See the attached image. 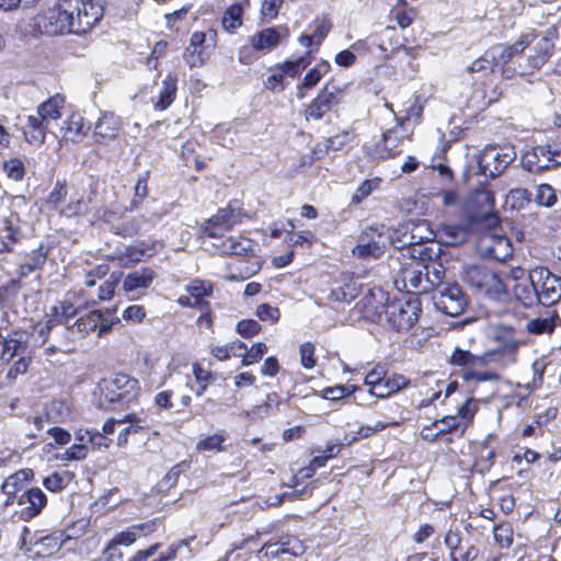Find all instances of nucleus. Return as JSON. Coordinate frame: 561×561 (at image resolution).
Segmentation results:
<instances>
[{
  "instance_id": "1",
  "label": "nucleus",
  "mask_w": 561,
  "mask_h": 561,
  "mask_svg": "<svg viewBox=\"0 0 561 561\" xmlns=\"http://www.w3.org/2000/svg\"><path fill=\"white\" fill-rule=\"evenodd\" d=\"M520 35H530L531 41L528 42L523 61L518 62L517 69L513 73L531 81L554 55L556 42L559 38V26L553 24L543 33L531 28Z\"/></svg>"
},
{
  "instance_id": "2",
  "label": "nucleus",
  "mask_w": 561,
  "mask_h": 561,
  "mask_svg": "<svg viewBox=\"0 0 561 561\" xmlns=\"http://www.w3.org/2000/svg\"><path fill=\"white\" fill-rule=\"evenodd\" d=\"M495 196L494 193L485 187H478L470 192L466 202V214L461 224L443 225L442 231L445 236L451 239L443 245H462L463 242L470 241L471 238L477 241L480 239V232L469 229V219L472 217H480L489 214H496L494 211Z\"/></svg>"
},
{
  "instance_id": "3",
  "label": "nucleus",
  "mask_w": 561,
  "mask_h": 561,
  "mask_svg": "<svg viewBox=\"0 0 561 561\" xmlns=\"http://www.w3.org/2000/svg\"><path fill=\"white\" fill-rule=\"evenodd\" d=\"M496 67V56L491 50H486L467 67L472 87V98L478 99L484 106H490L502 96Z\"/></svg>"
},
{
  "instance_id": "4",
  "label": "nucleus",
  "mask_w": 561,
  "mask_h": 561,
  "mask_svg": "<svg viewBox=\"0 0 561 561\" xmlns=\"http://www.w3.org/2000/svg\"><path fill=\"white\" fill-rule=\"evenodd\" d=\"M79 13L78 0H56L53 7L36 18L35 25L41 33L49 36L79 34Z\"/></svg>"
},
{
  "instance_id": "5",
  "label": "nucleus",
  "mask_w": 561,
  "mask_h": 561,
  "mask_svg": "<svg viewBox=\"0 0 561 561\" xmlns=\"http://www.w3.org/2000/svg\"><path fill=\"white\" fill-rule=\"evenodd\" d=\"M469 229L480 232L482 241L490 238L493 243L505 242V245H513V242L524 240V231L508 220H502L499 214H489L469 219Z\"/></svg>"
},
{
  "instance_id": "6",
  "label": "nucleus",
  "mask_w": 561,
  "mask_h": 561,
  "mask_svg": "<svg viewBox=\"0 0 561 561\" xmlns=\"http://www.w3.org/2000/svg\"><path fill=\"white\" fill-rule=\"evenodd\" d=\"M345 90V87L336 84L333 78L329 79L304 106L305 119L319 122L331 113L337 114L344 102Z\"/></svg>"
},
{
  "instance_id": "7",
  "label": "nucleus",
  "mask_w": 561,
  "mask_h": 561,
  "mask_svg": "<svg viewBox=\"0 0 561 561\" xmlns=\"http://www.w3.org/2000/svg\"><path fill=\"white\" fill-rule=\"evenodd\" d=\"M491 333L496 347L485 354L488 362L502 360L503 366L515 364L518 350L525 344L518 330L506 323H496L491 328Z\"/></svg>"
},
{
  "instance_id": "8",
  "label": "nucleus",
  "mask_w": 561,
  "mask_h": 561,
  "mask_svg": "<svg viewBox=\"0 0 561 561\" xmlns=\"http://www.w3.org/2000/svg\"><path fill=\"white\" fill-rule=\"evenodd\" d=\"M248 217L240 199H231L225 207H220L215 215L206 219L199 227L202 236L222 238L234 226L240 225Z\"/></svg>"
},
{
  "instance_id": "9",
  "label": "nucleus",
  "mask_w": 561,
  "mask_h": 561,
  "mask_svg": "<svg viewBox=\"0 0 561 561\" xmlns=\"http://www.w3.org/2000/svg\"><path fill=\"white\" fill-rule=\"evenodd\" d=\"M421 312V299L415 295L387 300L385 305L386 321L398 332L410 330L419 321Z\"/></svg>"
},
{
  "instance_id": "10",
  "label": "nucleus",
  "mask_w": 561,
  "mask_h": 561,
  "mask_svg": "<svg viewBox=\"0 0 561 561\" xmlns=\"http://www.w3.org/2000/svg\"><path fill=\"white\" fill-rule=\"evenodd\" d=\"M99 389L107 402L126 404L137 397L139 385L137 379L126 374H115L103 378Z\"/></svg>"
},
{
  "instance_id": "11",
  "label": "nucleus",
  "mask_w": 561,
  "mask_h": 561,
  "mask_svg": "<svg viewBox=\"0 0 561 561\" xmlns=\"http://www.w3.org/2000/svg\"><path fill=\"white\" fill-rule=\"evenodd\" d=\"M528 280L534 283L538 293V302L552 306L561 301V277L545 266L528 271Z\"/></svg>"
},
{
  "instance_id": "12",
  "label": "nucleus",
  "mask_w": 561,
  "mask_h": 561,
  "mask_svg": "<svg viewBox=\"0 0 561 561\" xmlns=\"http://www.w3.org/2000/svg\"><path fill=\"white\" fill-rule=\"evenodd\" d=\"M432 299L437 310L450 317L460 316L468 306L466 295L457 284L439 286Z\"/></svg>"
},
{
  "instance_id": "13",
  "label": "nucleus",
  "mask_w": 561,
  "mask_h": 561,
  "mask_svg": "<svg viewBox=\"0 0 561 561\" xmlns=\"http://www.w3.org/2000/svg\"><path fill=\"white\" fill-rule=\"evenodd\" d=\"M119 319L115 318L110 322L103 319L101 310H93L90 313L78 318L71 325H68V332L71 337H81L89 334L92 331L98 330L100 337L106 335L113 328L114 324H118Z\"/></svg>"
},
{
  "instance_id": "14",
  "label": "nucleus",
  "mask_w": 561,
  "mask_h": 561,
  "mask_svg": "<svg viewBox=\"0 0 561 561\" xmlns=\"http://www.w3.org/2000/svg\"><path fill=\"white\" fill-rule=\"evenodd\" d=\"M514 159L515 152L512 150L499 151L495 148H491L483 151L478 164L483 175L494 179L502 174Z\"/></svg>"
},
{
  "instance_id": "15",
  "label": "nucleus",
  "mask_w": 561,
  "mask_h": 561,
  "mask_svg": "<svg viewBox=\"0 0 561 561\" xmlns=\"http://www.w3.org/2000/svg\"><path fill=\"white\" fill-rule=\"evenodd\" d=\"M270 237L273 239H284L287 245H304L305 243L311 244L313 241V233L311 231H295V224L291 219H278L268 226Z\"/></svg>"
},
{
  "instance_id": "16",
  "label": "nucleus",
  "mask_w": 561,
  "mask_h": 561,
  "mask_svg": "<svg viewBox=\"0 0 561 561\" xmlns=\"http://www.w3.org/2000/svg\"><path fill=\"white\" fill-rule=\"evenodd\" d=\"M531 41L530 35H519L513 44L502 45L499 44L490 50L495 54V50H500L496 56V66L502 67V75L506 78H512L516 73H513L517 68L511 69L508 64L517 56L525 53L528 42Z\"/></svg>"
},
{
  "instance_id": "17",
  "label": "nucleus",
  "mask_w": 561,
  "mask_h": 561,
  "mask_svg": "<svg viewBox=\"0 0 561 561\" xmlns=\"http://www.w3.org/2000/svg\"><path fill=\"white\" fill-rule=\"evenodd\" d=\"M522 165L531 173H541L546 170L559 167L554 164V160L546 142L526 150L522 156Z\"/></svg>"
},
{
  "instance_id": "18",
  "label": "nucleus",
  "mask_w": 561,
  "mask_h": 561,
  "mask_svg": "<svg viewBox=\"0 0 561 561\" xmlns=\"http://www.w3.org/2000/svg\"><path fill=\"white\" fill-rule=\"evenodd\" d=\"M80 5V13L77 18L79 34H87L96 24L101 22L104 16V1L103 0H78Z\"/></svg>"
},
{
  "instance_id": "19",
  "label": "nucleus",
  "mask_w": 561,
  "mask_h": 561,
  "mask_svg": "<svg viewBox=\"0 0 561 561\" xmlns=\"http://www.w3.org/2000/svg\"><path fill=\"white\" fill-rule=\"evenodd\" d=\"M122 130L119 116L113 113H103L93 128V139L99 145H108L115 140Z\"/></svg>"
},
{
  "instance_id": "20",
  "label": "nucleus",
  "mask_w": 561,
  "mask_h": 561,
  "mask_svg": "<svg viewBox=\"0 0 561 561\" xmlns=\"http://www.w3.org/2000/svg\"><path fill=\"white\" fill-rule=\"evenodd\" d=\"M206 33L195 31L190 37V43L183 51V59L190 68H197L205 65L208 59L206 51Z\"/></svg>"
},
{
  "instance_id": "21",
  "label": "nucleus",
  "mask_w": 561,
  "mask_h": 561,
  "mask_svg": "<svg viewBox=\"0 0 561 561\" xmlns=\"http://www.w3.org/2000/svg\"><path fill=\"white\" fill-rule=\"evenodd\" d=\"M18 503L23 506L20 513L21 518L28 520L42 512L47 497L39 488H31L19 496Z\"/></svg>"
},
{
  "instance_id": "22",
  "label": "nucleus",
  "mask_w": 561,
  "mask_h": 561,
  "mask_svg": "<svg viewBox=\"0 0 561 561\" xmlns=\"http://www.w3.org/2000/svg\"><path fill=\"white\" fill-rule=\"evenodd\" d=\"M381 255V248H352L348 263L354 268L353 273L363 277Z\"/></svg>"
},
{
  "instance_id": "23",
  "label": "nucleus",
  "mask_w": 561,
  "mask_h": 561,
  "mask_svg": "<svg viewBox=\"0 0 561 561\" xmlns=\"http://www.w3.org/2000/svg\"><path fill=\"white\" fill-rule=\"evenodd\" d=\"M399 126L389 128L382 133L381 139L375 144L374 151L378 159H393L402 153L403 137L398 135Z\"/></svg>"
},
{
  "instance_id": "24",
  "label": "nucleus",
  "mask_w": 561,
  "mask_h": 561,
  "mask_svg": "<svg viewBox=\"0 0 561 561\" xmlns=\"http://www.w3.org/2000/svg\"><path fill=\"white\" fill-rule=\"evenodd\" d=\"M90 130L84 117L77 112L71 113L62 123L60 128L61 138L65 142L79 144Z\"/></svg>"
},
{
  "instance_id": "25",
  "label": "nucleus",
  "mask_w": 561,
  "mask_h": 561,
  "mask_svg": "<svg viewBox=\"0 0 561 561\" xmlns=\"http://www.w3.org/2000/svg\"><path fill=\"white\" fill-rule=\"evenodd\" d=\"M251 7L250 0H240L229 4L222 12L220 25L228 34H236L243 25L244 12Z\"/></svg>"
},
{
  "instance_id": "26",
  "label": "nucleus",
  "mask_w": 561,
  "mask_h": 561,
  "mask_svg": "<svg viewBox=\"0 0 561 561\" xmlns=\"http://www.w3.org/2000/svg\"><path fill=\"white\" fill-rule=\"evenodd\" d=\"M48 130V122L38 115H28L22 127L24 140L30 145L41 146L45 142Z\"/></svg>"
},
{
  "instance_id": "27",
  "label": "nucleus",
  "mask_w": 561,
  "mask_h": 561,
  "mask_svg": "<svg viewBox=\"0 0 561 561\" xmlns=\"http://www.w3.org/2000/svg\"><path fill=\"white\" fill-rule=\"evenodd\" d=\"M424 103L425 101L421 95H413V98L405 103L400 115L396 116L397 126L407 128L409 125H420L423 121Z\"/></svg>"
},
{
  "instance_id": "28",
  "label": "nucleus",
  "mask_w": 561,
  "mask_h": 561,
  "mask_svg": "<svg viewBox=\"0 0 561 561\" xmlns=\"http://www.w3.org/2000/svg\"><path fill=\"white\" fill-rule=\"evenodd\" d=\"M420 256H423L424 251L422 248H419ZM417 265L422 266L425 271L424 274V286L422 287V293H426L430 290L438 289L439 286H444L443 278L445 276V268L440 263L430 260V262L425 263V259L420 257V262Z\"/></svg>"
},
{
  "instance_id": "29",
  "label": "nucleus",
  "mask_w": 561,
  "mask_h": 561,
  "mask_svg": "<svg viewBox=\"0 0 561 561\" xmlns=\"http://www.w3.org/2000/svg\"><path fill=\"white\" fill-rule=\"evenodd\" d=\"M392 232L385 225L366 227L359 234L356 245H393Z\"/></svg>"
},
{
  "instance_id": "30",
  "label": "nucleus",
  "mask_w": 561,
  "mask_h": 561,
  "mask_svg": "<svg viewBox=\"0 0 561 561\" xmlns=\"http://www.w3.org/2000/svg\"><path fill=\"white\" fill-rule=\"evenodd\" d=\"M179 76L175 72H168L162 80V87L157 100L153 102V108L162 112L169 108L176 99Z\"/></svg>"
},
{
  "instance_id": "31",
  "label": "nucleus",
  "mask_w": 561,
  "mask_h": 561,
  "mask_svg": "<svg viewBox=\"0 0 561 561\" xmlns=\"http://www.w3.org/2000/svg\"><path fill=\"white\" fill-rule=\"evenodd\" d=\"M333 27V24L330 20V18L324 16L313 30L312 34H301L298 37V43L306 47L307 50L312 49V55L314 56L316 53L320 49V46L322 45L323 41L327 38L329 33L331 32Z\"/></svg>"
},
{
  "instance_id": "32",
  "label": "nucleus",
  "mask_w": 561,
  "mask_h": 561,
  "mask_svg": "<svg viewBox=\"0 0 561 561\" xmlns=\"http://www.w3.org/2000/svg\"><path fill=\"white\" fill-rule=\"evenodd\" d=\"M128 211H133V209H129L127 204L114 202L110 206L100 207L94 213L91 224H106L114 227Z\"/></svg>"
},
{
  "instance_id": "33",
  "label": "nucleus",
  "mask_w": 561,
  "mask_h": 561,
  "mask_svg": "<svg viewBox=\"0 0 561 561\" xmlns=\"http://www.w3.org/2000/svg\"><path fill=\"white\" fill-rule=\"evenodd\" d=\"M27 342L24 332H13L2 343L1 359L10 362L14 356H26Z\"/></svg>"
},
{
  "instance_id": "34",
  "label": "nucleus",
  "mask_w": 561,
  "mask_h": 561,
  "mask_svg": "<svg viewBox=\"0 0 561 561\" xmlns=\"http://www.w3.org/2000/svg\"><path fill=\"white\" fill-rule=\"evenodd\" d=\"M280 42V35L276 27L263 28L250 37V43L260 53H270L273 48L277 47Z\"/></svg>"
},
{
  "instance_id": "35",
  "label": "nucleus",
  "mask_w": 561,
  "mask_h": 561,
  "mask_svg": "<svg viewBox=\"0 0 561 561\" xmlns=\"http://www.w3.org/2000/svg\"><path fill=\"white\" fill-rule=\"evenodd\" d=\"M156 274L151 268L145 267L129 273L123 280V289L126 293H135L138 289H147Z\"/></svg>"
},
{
  "instance_id": "36",
  "label": "nucleus",
  "mask_w": 561,
  "mask_h": 561,
  "mask_svg": "<svg viewBox=\"0 0 561 561\" xmlns=\"http://www.w3.org/2000/svg\"><path fill=\"white\" fill-rule=\"evenodd\" d=\"M313 59L312 49H309L295 59H286L283 62H277V65L285 77L296 79L309 67Z\"/></svg>"
},
{
  "instance_id": "37",
  "label": "nucleus",
  "mask_w": 561,
  "mask_h": 561,
  "mask_svg": "<svg viewBox=\"0 0 561 561\" xmlns=\"http://www.w3.org/2000/svg\"><path fill=\"white\" fill-rule=\"evenodd\" d=\"M67 538L68 537L61 530L38 537L34 541V546L37 548L36 553L41 556H50L61 548Z\"/></svg>"
},
{
  "instance_id": "38",
  "label": "nucleus",
  "mask_w": 561,
  "mask_h": 561,
  "mask_svg": "<svg viewBox=\"0 0 561 561\" xmlns=\"http://www.w3.org/2000/svg\"><path fill=\"white\" fill-rule=\"evenodd\" d=\"M559 314L556 310H547L543 316L528 320L526 330L530 334L539 335L552 333Z\"/></svg>"
},
{
  "instance_id": "39",
  "label": "nucleus",
  "mask_w": 561,
  "mask_h": 561,
  "mask_svg": "<svg viewBox=\"0 0 561 561\" xmlns=\"http://www.w3.org/2000/svg\"><path fill=\"white\" fill-rule=\"evenodd\" d=\"M32 469H22L8 477L2 485V492L8 495L4 504L10 505L13 502L15 494L21 490L22 483L33 477Z\"/></svg>"
},
{
  "instance_id": "40",
  "label": "nucleus",
  "mask_w": 561,
  "mask_h": 561,
  "mask_svg": "<svg viewBox=\"0 0 561 561\" xmlns=\"http://www.w3.org/2000/svg\"><path fill=\"white\" fill-rule=\"evenodd\" d=\"M98 182L90 185V193L88 198L80 197L71 199L61 210L60 215L65 217H79L89 211V205L92 203L93 197L98 194Z\"/></svg>"
},
{
  "instance_id": "41",
  "label": "nucleus",
  "mask_w": 561,
  "mask_h": 561,
  "mask_svg": "<svg viewBox=\"0 0 561 561\" xmlns=\"http://www.w3.org/2000/svg\"><path fill=\"white\" fill-rule=\"evenodd\" d=\"M154 530V523L148 522L144 524L133 525L127 530L117 534L112 540L117 546H130L140 536H146Z\"/></svg>"
},
{
  "instance_id": "42",
  "label": "nucleus",
  "mask_w": 561,
  "mask_h": 561,
  "mask_svg": "<svg viewBox=\"0 0 561 561\" xmlns=\"http://www.w3.org/2000/svg\"><path fill=\"white\" fill-rule=\"evenodd\" d=\"M507 288L500 276L495 273L486 275L483 288H480L478 295L488 297L489 299L501 301L507 297Z\"/></svg>"
},
{
  "instance_id": "43",
  "label": "nucleus",
  "mask_w": 561,
  "mask_h": 561,
  "mask_svg": "<svg viewBox=\"0 0 561 561\" xmlns=\"http://www.w3.org/2000/svg\"><path fill=\"white\" fill-rule=\"evenodd\" d=\"M409 380L402 375H392L391 377H383L377 390H369V393L378 398H387L407 387Z\"/></svg>"
},
{
  "instance_id": "44",
  "label": "nucleus",
  "mask_w": 561,
  "mask_h": 561,
  "mask_svg": "<svg viewBox=\"0 0 561 561\" xmlns=\"http://www.w3.org/2000/svg\"><path fill=\"white\" fill-rule=\"evenodd\" d=\"M513 295L526 308L533 307L538 302L536 286L528 278L514 285Z\"/></svg>"
},
{
  "instance_id": "45",
  "label": "nucleus",
  "mask_w": 561,
  "mask_h": 561,
  "mask_svg": "<svg viewBox=\"0 0 561 561\" xmlns=\"http://www.w3.org/2000/svg\"><path fill=\"white\" fill-rule=\"evenodd\" d=\"M332 66L329 60L321 58L312 68H310L301 79V87L316 88L322 78L331 72Z\"/></svg>"
},
{
  "instance_id": "46",
  "label": "nucleus",
  "mask_w": 561,
  "mask_h": 561,
  "mask_svg": "<svg viewBox=\"0 0 561 561\" xmlns=\"http://www.w3.org/2000/svg\"><path fill=\"white\" fill-rule=\"evenodd\" d=\"M65 105V98L60 94L50 96L37 107L38 115L43 116L48 123L61 117V110Z\"/></svg>"
},
{
  "instance_id": "47",
  "label": "nucleus",
  "mask_w": 561,
  "mask_h": 561,
  "mask_svg": "<svg viewBox=\"0 0 561 561\" xmlns=\"http://www.w3.org/2000/svg\"><path fill=\"white\" fill-rule=\"evenodd\" d=\"M368 50L365 41L358 39L354 42L348 49H343L335 54L334 62L342 68H351L356 64L357 57L354 51Z\"/></svg>"
},
{
  "instance_id": "48",
  "label": "nucleus",
  "mask_w": 561,
  "mask_h": 561,
  "mask_svg": "<svg viewBox=\"0 0 561 561\" xmlns=\"http://www.w3.org/2000/svg\"><path fill=\"white\" fill-rule=\"evenodd\" d=\"M449 363L454 366L473 367L486 364L488 359L485 355L480 357L469 351L456 347L449 356Z\"/></svg>"
},
{
  "instance_id": "49",
  "label": "nucleus",
  "mask_w": 561,
  "mask_h": 561,
  "mask_svg": "<svg viewBox=\"0 0 561 561\" xmlns=\"http://www.w3.org/2000/svg\"><path fill=\"white\" fill-rule=\"evenodd\" d=\"M355 140V134L352 130H341L333 136L324 139L327 147L330 151H345L347 152Z\"/></svg>"
},
{
  "instance_id": "50",
  "label": "nucleus",
  "mask_w": 561,
  "mask_h": 561,
  "mask_svg": "<svg viewBox=\"0 0 561 561\" xmlns=\"http://www.w3.org/2000/svg\"><path fill=\"white\" fill-rule=\"evenodd\" d=\"M394 21L401 28L409 27L416 18V10L410 7L405 0H399L391 10Z\"/></svg>"
},
{
  "instance_id": "51",
  "label": "nucleus",
  "mask_w": 561,
  "mask_h": 561,
  "mask_svg": "<svg viewBox=\"0 0 561 561\" xmlns=\"http://www.w3.org/2000/svg\"><path fill=\"white\" fill-rule=\"evenodd\" d=\"M382 183V179L379 176H375L371 179H365L355 190L354 194L351 197V204L359 205L363 203L368 196H370L375 191L379 190Z\"/></svg>"
},
{
  "instance_id": "52",
  "label": "nucleus",
  "mask_w": 561,
  "mask_h": 561,
  "mask_svg": "<svg viewBox=\"0 0 561 561\" xmlns=\"http://www.w3.org/2000/svg\"><path fill=\"white\" fill-rule=\"evenodd\" d=\"M149 178H150L149 171H146L138 176L136 184L134 186V196L127 204L129 209L135 210V209L139 208L142 205V203L145 202V199L147 198V196L149 194V187H148Z\"/></svg>"
},
{
  "instance_id": "53",
  "label": "nucleus",
  "mask_w": 561,
  "mask_h": 561,
  "mask_svg": "<svg viewBox=\"0 0 561 561\" xmlns=\"http://www.w3.org/2000/svg\"><path fill=\"white\" fill-rule=\"evenodd\" d=\"M390 425H397V422H382V421H378L374 425L360 426L357 432H355L353 434H346L345 435V440L347 442V444H352V443H354L356 440H359V439H363V438H368L371 435H374V434H376L378 432L383 431L386 427H388Z\"/></svg>"
},
{
  "instance_id": "54",
  "label": "nucleus",
  "mask_w": 561,
  "mask_h": 561,
  "mask_svg": "<svg viewBox=\"0 0 561 561\" xmlns=\"http://www.w3.org/2000/svg\"><path fill=\"white\" fill-rule=\"evenodd\" d=\"M270 75L263 81L264 88L273 93H280L286 89L287 82L286 77L282 72V69L278 65H274L268 69Z\"/></svg>"
},
{
  "instance_id": "55",
  "label": "nucleus",
  "mask_w": 561,
  "mask_h": 561,
  "mask_svg": "<svg viewBox=\"0 0 561 561\" xmlns=\"http://www.w3.org/2000/svg\"><path fill=\"white\" fill-rule=\"evenodd\" d=\"M328 154L329 149L325 141L316 142L308 153L300 157L298 168H310L316 162L323 160Z\"/></svg>"
},
{
  "instance_id": "56",
  "label": "nucleus",
  "mask_w": 561,
  "mask_h": 561,
  "mask_svg": "<svg viewBox=\"0 0 561 561\" xmlns=\"http://www.w3.org/2000/svg\"><path fill=\"white\" fill-rule=\"evenodd\" d=\"M22 231L18 224L12 219H4L3 226L0 228V239L3 245L9 243H19L22 241Z\"/></svg>"
},
{
  "instance_id": "57",
  "label": "nucleus",
  "mask_w": 561,
  "mask_h": 561,
  "mask_svg": "<svg viewBox=\"0 0 561 561\" xmlns=\"http://www.w3.org/2000/svg\"><path fill=\"white\" fill-rule=\"evenodd\" d=\"M438 423L444 424V427L440 428L435 434H433L432 440L437 439L438 436L442 434L450 433L451 431L458 430L459 427H462L461 433H463V431L466 428V423H461L460 421H458L457 416L447 415V416H444L442 420H435L430 426H425L423 428V432L427 431V430H432L433 427H436L438 425Z\"/></svg>"
},
{
  "instance_id": "58",
  "label": "nucleus",
  "mask_w": 561,
  "mask_h": 561,
  "mask_svg": "<svg viewBox=\"0 0 561 561\" xmlns=\"http://www.w3.org/2000/svg\"><path fill=\"white\" fill-rule=\"evenodd\" d=\"M492 273L493 272L486 271L478 265H471L466 271L465 279L478 294L480 288H483L486 275H491Z\"/></svg>"
},
{
  "instance_id": "59",
  "label": "nucleus",
  "mask_w": 561,
  "mask_h": 561,
  "mask_svg": "<svg viewBox=\"0 0 561 561\" xmlns=\"http://www.w3.org/2000/svg\"><path fill=\"white\" fill-rule=\"evenodd\" d=\"M67 194V181L65 179L57 180L53 190L47 195L45 204L51 209H57L66 199Z\"/></svg>"
},
{
  "instance_id": "60",
  "label": "nucleus",
  "mask_w": 561,
  "mask_h": 561,
  "mask_svg": "<svg viewBox=\"0 0 561 561\" xmlns=\"http://www.w3.org/2000/svg\"><path fill=\"white\" fill-rule=\"evenodd\" d=\"M145 252L141 248H125L124 252L112 256L113 261H117V265L122 267H131L141 261Z\"/></svg>"
},
{
  "instance_id": "61",
  "label": "nucleus",
  "mask_w": 561,
  "mask_h": 561,
  "mask_svg": "<svg viewBox=\"0 0 561 561\" xmlns=\"http://www.w3.org/2000/svg\"><path fill=\"white\" fill-rule=\"evenodd\" d=\"M547 147L550 150V154L554 160V164L561 165V124L551 130L547 137Z\"/></svg>"
},
{
  "instance_id": "62",
  "label": "nucleus",
  "mask_w": 561,
  "mask_h": 561,
  "mask_svg": "<svg viewBox=\"0 0 561 561\" xmlns=\"http://www.w3.org/2000/svg\"><path fill=\"white\" fill-rule=\"evenodd\" d=\"M285 0H263L260 7V19L263 22H271L278 16L279 10Z\"/></svg>"
},
{
  "instance_id": "63",
  "label": "nucleus",
  "mask_w": 561,
  "mask_h": 561,
  "mask_svg": "<svg viewBox=\"0 0 561 561\" xmlns=\"http://www.w3.org/2000/svg\"><path fill=\"white\" fill-rule=\"evenodd\" d=\"M535 199L540 206L551 207L557 203V194L551 185L540 184L537 187Z\"/></svg>"
},
{
  "instance_id": "64",
  "label": "nucleus",
  "mask_w": 561,
  "mask_h": 561,
  "mask_svg": "<svg viewBox=\"0 0 561 561\" xmlns=\"http://www.w3.org/2000/svg\"><path fill=\"white\" fill-rule=\"evenodd\" d=\"M3 171L9 179L14 181L23 180L25 175V167L20 158H11L3 163Z\"/></svg>"
}]
</instances>
